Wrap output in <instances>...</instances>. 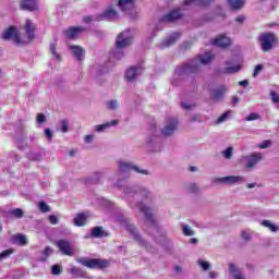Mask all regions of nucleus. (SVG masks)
<instances>
[{
    "label": "nucleus",
    "instance_id": "obj_1",
    "mask_svg": "<svg viewBox=\"0 0 279 279\" xmlns=\"http://www.w3.org/2000/svg\"><path fill=\"white\" fill-rule=\"evenodd\" d=\"M258 44H260L262 52H271V50L278 44V37L274 33H262L258 36Z\"/></svg>",
    "mask_w": 279,
    "mask_h": 279
},
{
    "label": "nucleus",
    "instance_id": "obj_2",
    "mask_svg": "<svg viewBox=\"0 0 279 279\" xmlns=\"http://www.w3.org/2000/svg\"><path fill=\"white\" fill-rule=\"evenodd\" d=\"M1 39L4 41L12 40L15 46H26L27 41L21 37V34L16 26H9L7 29H4L3 33H1Z\"/></svg>",
    "mask_w": 279,
    "mask_h": 279
},
{
    "label": "nucleus",
    "instance_id": "obj_3",
    "mask_svg": "<svg viewBox=\"0 0 279 279\" xmlns=\"http://www.w3.org/2000/svg\"><path fill=\"white\" fill-rule=\"evenodd\" d=\"M77 263L85 266L86 268L99 269V270L108 268L109 266L108 259H99V258H90V259L78 258Z\"/></svg>",
    "mask_w": 279,
    "mask_h": 279
},
{
    "label": "nucleus",
    "instance_id": "obj_4",
    "mask_svg": "<svg viewBox=\"0 0 279 279\" xmlns=\"http://www.w3.org/2000/svg\"><path fill=\"white\" fill-rule=\"evenodd\" d=\"M22 31H24L27 40L31 43L36 38V32H38V26L33 23L31 19L25 20V23L22 25Z\"/></svg>",
    "mask_w": 279,
    "mask_h": 279
},
{
    "label": "nucleus",
    "instance_id": "obj_5",
    "mask_svg": "<svg viewBox=\"0 0 279 279\" xmlns=\"http://www.w3.org/2000/svg\"><path fill=\"white\" fill-rule=\"evenodd\" d=\"M54 245L58 247L62 255L73 256V247L71 245V242L64 239H60L57 242H54Z\"/></svg>",
    "mask_w": 279,
    "mask_h": 279
},
{
    "label": "nucleus",
    "instance_id": "obj_6",
    "mask_svg": "<svg viewBox=\"0 0 279 279\" xmlns=\"http://www.w3.org/2000/svg\"><path fill=\"white\" fill-rule=\"evenodd\" d=\"M183 14L180 9H174L168 12V14L160 17V22L162 23H173L180 19H182Z\"/></svg>",
    "mask_w": 279,
    "mask_h": 279
},
{
    "label": "nucleus",
    "instance_id": "obj_7",
    "mask_svg": "<svg viewBox=\"0 0 279 279\" xmlns=\"http://www.w3.org/2000/svg\"><path fill=\"white\" fill-rule=\"evenodd\" d=\"M105 20H107L109 22L117 21L118 20V12L114 11L113 9H109V10L102 12V14H98L95 17L96 22H101V21H105Z\"/></svg>",
    "mask_w": 279,
    "mask_h": 279
},
{
    "label": "nucleus",
    "instance_id": "obj_8",
    "mask_svg": "<svg viewBox=\"0 0 279 279\" xmlns=\"http://www.w3.org/2000/svg\"><path fill=\"white\" fill-rule=\"evenodd\" d=\"M118 167L122 172H129L130 170H134L135 172L147 175V170H141L137 166H133L130 162L119 161Z\"/></svg>",
    "mask_w": 279,
    "mask_h": 279
},
{
    "label": "nucleus",
    "instance_id": "obj_9",
    "mask_svg": "<svg viewBox=\"0 0 279 279\" xmlns=\"http://www.w3.org/2000/svg\"><path fill=\"white\" fill-rule=\"evenodd\" d=\"M84 32H85V28L82 26H76V27L72 26L64 31V35L66 38L74 40L77 38V36H80L81 33H84Z\"/></svg>",
    "mask_w": 279,
    "mask_h": 279
},
{
    "label": "nucleus",
    "instance_id": "obj_10",
    "mask_svg": "<svg viewBox=\"0 0 279 279\" xmlns=\"http://www.w3.org/2000/svg\"><path fill=\"white\" fill-rule=\"evenodd\" d=\"M177 129H178V119L172 118V119H170L168 124L165 125L161 133L163 136H171V135H173V133Z\"/></svg>",
    "mask_w": 279,
    "mask_h": 279
},
{
    "label": "nucleus",
    "instance_id": "obj_11",
    "mask_svg": "<svg viewBox=\"0 0 279 279\" xmlns=\"http://www.w3.org/2000/svg\"><path fill=\"white\" fill-rule=\"evenodd\" d=\"M132 43L133 39L131 37H124V33H120L116 39V48L123 49L125 47H130Z\"/></svg>",
    "mask_w": 279,
    "mask_h": 279
},
{
    "label": "nucleus",
    "instance_id": "obj_12",
    "mask_svg": "<svg viewBox=\"0 0 279 279\" xmlns=\"http://www.w3.org/2000/svg\"><path fill=\"white\" fill-rule=\"evenodd\" d=\"M20 8L22 11H37L38 2H36V0H21Z\"/></svg>",
    "mask_w": 279,
    "mask_h": 279
},
{
    "label": "nucleus",
    "instance_id": "obj_13",
    "mask_svg": "<svg viewBox=\"0 0 279 279\" xmlns=\"http://www.w3.org/2000/svg\"><path fill=\"white\" fill-rule=\"evenodd\" d=\"M213 45L219 48H228L231 46V39L226 35H218L217 38H214Z\"/></svg>",
    "mask_w": 279,
    "mask_h": 279
},
{
    "label": "nucleus",
    "instance_id": "obj_14",
    "mask_svg": "<svg viewBox=\"0 0 279 279\" xmlns=\"http://www.w3.org/2000/svg\"><path fill=\"white\" fill-rule=\"evenodd\" d=\"M262 159L260 154H254V155H248L245 157L246 160V168L252 169L255 167Z\"/></svg>",
    "mask_w": 279,
    "mask_h": 279
},
{
    "label": "nucleus",
    "instance_id": "obj_15",
    "mask_svg": "<svg viewBox=\"0 0 279 279\" xmlns=\"http://www.w3.org/2000/svg\"><path fill=\"white\" fill-rule=\"evenodd\" d=\"M179 38H180V33L172 34L170 38H167L162 43H160V49H166L173 46Z\"/></svg>",
    "mask_w": 279,
    "mask_h": 279
},
{
    "label": "nucleus",
    "instance_id": "obj_16",
    "mask_svg": "<svg viewBox=\"0 0 279 279\" xmlns=\"http://www.w3.org/2000/svg\"><path fill=\"white\" fill-rule=\"evenodd\" d=\"M137 207L140 211L144 214L148 222L155 223L154 215H151L149 207L145 206L143 203H138Z\"/></svg>",
    "mask_w": 279,
    "mask_h": 279
},
{
    "label": "nucleus",
    "instance_id": "obj_17",
    "mask_svg": "<svg viewBox=\"0 0 279 279\" xmlns=\"http://www.w3.org/2000/svg\"><path fill=\"white\" fill-rule=\"evenodd\" d=\"M118 7L121 11L126 13L128 11L134 9V0H119Z\"/></svg>",
    "mask_w": 279,
    "mask_h": 279
},
{
    "label": "nucleus",
    "instance_id": "obj_18",
    "mask_svg": "<svg viewBox=\"0 0 279 279\" xmlns=\"http://www.w3.org/2000/svg\"><path fill=\"white\" fill-rule=\"evenodd\" d=\"M126 231L130 232L132 236H134L135 241H137L142 245L144 244L142 235L137 233L136 226H134V225H126Z\"/></svg>",
    "mask_w": 279,
    "mask_h": 279
},
{
    "label": "nucleus",
    "instance_id": "obj_19",
    "mask_svg": "<svg viewBox=\"0 0 279 279\" xmlns=\"http://www.w3.org/2000/svg\"><path fill=\"white\" fill-rule=\"evenodd\" d=\"M218 182L223 183V184H235L243 182L244 179L242 177H225L217 179Z\"/></svg>",
    "mask_w": 279,
    "mask_h": 279
},
{
    "label": "nucleus",
    "instance_id": "obj_20",
    "mask_svg": "<svg viewBox=\"0 0 279 279\" xmlns=\"http://www.w3.org/2000/svg\"><path fill=\"white\" fill-rule=\"evenodd\" d=\"M69 49L73 52V56L77 59V61L81 62L85 53L84 48L81 46H70Z\"/></svg>",
    "mask_w": 279,
    "mask_h": 279
},
{
    "label": "nucleus",
    "instance_id": "obj_21",
    "mask_svg": "<svg viewBox=\"0 0 279 279\" xmlns=\"http://www.w3.org/2000/svg\"><path fill=\"white\" fill-rule=\"evenodd\" d=\"M183 73H196L198 72V63L191 61L189 63H185L182 69Z\"/></svg>",
    "mask_w": 279,
    "mask_h": 279
},
{
    "label": "nucleus",
    "instance_id": "obj_22",
    "mask_svg": "<svg viewBox=\"0 0 279 279\" xmlns=\"http://www.w3.org/2000/svg\"><path fill=\"white\" fill-rule=\"evenodd\" d=\"M90 236L94 239H101L106 236L104 227H94L93 230H90Z\"/></svg>",
    "mask_w": 279,
    "mask_h": 279
},
{
    "label": "nucleus",
    "instance_id": "obj_23",
    "mask_svg": "<svg viewBox=\"0 0 279 279\" xmlns=\"http://www.w3.org/2000/svg\"><path fill=\"white\" fill-rule=\"evenodd\" d=\"M70 275H73L74 278L84 279L86 272L82 268H77L76 266L70 268Z\"/></svg>",
    "mask_w": 279,
    "mask_h": 279
},
{
    "label": "nucleus",
    "instance_id": "obj_24",
    "mask_svg": "<svg viewBox=\"0 0 279 279\" xmlns=\"http://www.w3.org/2000/svg\"><path fill=\"white\" fill-rule=\"evenodd\" d=\"M228 92L227 86H220L217 89H214V95H213V99L214 100H220L222 99L225 93Z\"/></svg>",
    "mask_w": 279,
    "mask_h": 279
},
{
    "label": "nucleus",
    "instance_id": "obj_25",
    "mask_svg": "<svg viewBox=\"0 0 279 279\" xmlns=\"http://www.w3.org/2000/svg\"><path fill=\"white\" fill-rule=\"evenodd\" d=\"M211 3V0H184V5L196 4L199 7H207Z\"/></svg>",
    "mask_w": 279,
    "mask_h": 279
},
{
    "label": "nucleus",
    "instance_id": "obj_26",
    "mask_svg": "<svg viewBox=\"0 0 279 279\" xmlns=\"http://www.w3.org/2000/svg\"><path fill=\"white\" fill-rule=\"evenodd\" d=\"M74 226L84 227L86 223V215L84 213H78L76 218H74Z\"/></svg>",
    "mask_w": 279,
    "mask_h": 279
},
{
    "label": "nucleus",
    "instance_id": "obj_27",
    "mask_svg": "<svg viewBox=\"0 0 279 279\" xmlns=\"http://www.w3.org/2000/svg\"><path fill=\"white\" fill-rule=\"evenodd\" d=\"M137 76V69L132 66L130 69H128L126 73H125V80L126 82H133V80H135Z\"/></svg>",
    "mask_w": 279,
    "mask_h": 279
},
{
    "label": "nucleus",
    "instance_id": "obj_28",
    "mask_svg": "<svg viewBox=\"0 0 279 279\" xmlns=\"http://www.w3.org/2000/svg\"><path fill=\"white\" fill-rule=\"evenodd\" d=\"M213 59H215V54L210 51L205 52L204 56H199L201 64H209Z\"/></svg>",
    "mask_w": 279,
    "mask_h": 279
},
{
    "label": "nucleus",
    "instance_id": "obj_29",
    "mask_svg": "<svg viewBox=\"0 0 279 279\" xmlns=\"http://www.w3.org/2000/svg\"><path fill=\"white\" fill-rule=\"evenodd\" d=\"M227 1L233 11H239L244 5L243 0H227Z\"/></svg>",
    "mask_w": 279,
    "mask_h": 279
},
{
    "label": "nucleus",
    "instance_id": "obj_30",
    "mask_svg": "<svg viewBox=\"0 0 279 279\" xmlns=\"http://www.w3.org/2000/svg\"><path fill=\"white\" fill-rule=\"evenodd\" d=\"M53 253V250L50 246H46L44 251H41L43 257L39 258L40 263H45L48 260L49 256Z\"/></svg>",
    "mask_w": 279,
    "mask_h": 279
},
{
    "label": "nucleus",
    "instance_id": "obj_31",
    "mask_svg": "<svg viewBox=\"0 0 279 279\" xmlns=\"http://www.w3.org/2000/svg\"><path fill=\"white\" fill-rule=\"evenodd\" d=\"M229 271L230 274L233 275L234 279H244L243 275H241L240 272H236V267L233 263L229 264Z\"/></svg>",
    "mask_w": 279,
    "mask_h": 279
},
{
    "label": "nucleus",
    "instance_id": "obj_32",
    "mask_svg": "<svg viewBox=\"0 0 279 279\" xmlns=\"http://www.w3.org/2000/svg\"><path fill=\"white\" fill-rule=\"evenodd\" d=\"M49 49H50V53L53 56L54 60L61 61V56L56 50V44H50Z\"/></svg>",
    "mask_w": 279,
    "mask_h": 279
},
{
    "label": "nucleus",
    "instance_id": "obj_33",
    "mask_svg": "<svg viewBox=\"0 0 279 279\" xmlns=\"http://www.w3.org/2000/svg\"><path fill=\"white\" fill-rule=\"evenodd\" d=\"M262 226L268 228L271 232L278 231V227L274 226L269 220H263Z\"/></svg>",
    "mask_w": 279,
    "mask_h": 279
},
{
    "label": "nucleus",
    "instance_id": "obj_34",
    "mask_svg": "<svg viewBox=\"0 0 279 279\" xmlns=\"http://www.w3.org/2000/svg\"><path fill=\"white\" fill-rule=\"evenodd\" d=\"M262 226L268 228L271 232L278 231V227L274 226L269 220H263Z\"/></svg>",
    "mask_w": 279,
    "mask_h": 279
},
{
    "label": "nucleus",
    "instance_id": "obj_35",
    "mask_svg": "<svg viewBox=\"0 0 279 279\" xmlns=\"http://www.w3.org/2000/svg\"><path fill=\"white\" fill-rule=\"evenodd\" d=\"M13 254H14V250L8 248L7 251H3L0 253V260L7 259L8 257H10Z\"/></svg>",
    "mask_w": 279,
    "mask_h": 279
},
{
    "label": "nucleus",
    "instance_id": "obj_36",
    "mask_svg": "<svg viewBox=\"0 0 279 279\" xmlns=\"http://www.w3.org/2000/svg\"><path fill=\"white\" fill-rule=\"evenodd\" d=\"M50 272L53 275V276H59L61 275V272H63V268H61V266L59 265H53L50 269Z\"/></svg>",
    "mask_w": 279,
    "mask_h": 279
},
{
    "label": "nucleus",
    "instance_id": "obj_37",
    "mask_svg": "<svg viewBox=\"0 0 279 279\" xmlns=\"http://www.w3.org/2000/svg\"><path fill=\"white\" fill-rule=\"evenodd\" d=\"M39 210L44 214L51 211V208L47 205L46 202H39Z\"/></svg>",
    "mask_w": 279,
    "mask_h": 279
},
{
    "label": "nucleus",
    "instance_id": "obj_38",
    "mask_svg": "<svg viewBox=\"0 0 279 279\" xmlns=\"http://www.w3.org/2000/svg\"><path fill=\"white\" fill-rule=\"evenodd\" d=\"M15 241L17 243H20L21 245H26L27 244V238H26V235H23V234L15 235Z\"/></svg>",
    "mask_w": 279,
    "mask_h": 279
},
{
    "label": "nucleus",
    "instance_id": "obj_39",
    "mask_svg": "<svg viewBox=\"0 0 279 279\" xmlns=\"http://www.w3.org/2000/svg\"><path fill=\"white\" fill-rule=\"evenodd\" d=\"M11 215L13 217H15L16 219H21L24 216V211H23V209L17 208V209L12 210Z\"/></svg>",
    "mask_w": 279,
    "mask_h": 279
},
{
    "label": "nucleus",
    "instance_id": "obj_40",
    "mask_svg": "<svg viewBox=\"0 0 279 279\" xmlns=\"http://www.w3.org/2000/svg\"><path fill=\"white\" fill-rule=\"evenodd\" d=\"M183 234L185 236H192L194 235V230H192L190 226L183 225Z\"/></svg>",
    "mask_w": 279,
    "mask_h": 279
},
{
    "label": "nucleus",
    "instance_id": "obj_41",
    "mask_svg": "<svg viewBox=\"0 0 279 279\" xmlns=\"http://www.w3.org/2000/svg\"><path fill=\"white\" fill-rule=\"evenodd\" d=\"M197 265H199L204 271H207L210 268V263L203 259L197 260Z\"/></svg>",
    "mask_w": 279,
    "mask_h": 279
},
{
    "label": "nucleus",
    "instance_id": "obj_42",
    "mask_svg": "<svg viewBox=\"0 0 279 279\" xmlns=\"http://www.w3.org/2000/svg\"><path fill=\"white\" fill-rule=\"evenodd\" d=\"M232 151H234V148L232 146H229L228 148H226V150L223 151V157L226 159H231L232 157Z\"/></svg>",
    "mask_w": 279,
    "mask_h": 279
},
{
    "label": "nucleus",
    "instance_id": "obj_43",
    "mask_svg": "<svg viewBox=\"0 0 279 279\" xmlns=\"http://www.w3.org/2000/svg\"><path fill=\"white\" fill-rule=\"evenodd\" d=\"M240 71V65H235L232 68H226L225 73L231 74V73H238Z\"/></svg>",
    "mask_w": 279,
    "mask_h": 279
},
{
    "label": "nucleus",
    "instance_id": "obj_44",
    "mask_svg": "<svg viewBox=\"0 0 279 279\" xmlns=\"http://www.w3.org/2000/svg\"><path fill=\"white\" fill-rule=\"evenodd\" d=\"M119 107L118 105V101L117 100H110L108 104H107V108L109 110H117V108Z\"/></svg>",
    "mask_w": 279,
    "mask_h": 279
},
{
    "label": "nucleus",
    "instance_id": "obj_45",
    "mask_svg": "<svg viewBox=\"0 0 279 279\" xmlns=\"http://www.w3.org/2000/svg\"><path fill=\"white\" fill-rule=\"evenodd\" d=\"M49 223L52 226H56L57 223H59V218L56 215H50L48 217Z\"/></svg>",
    "mask_w": 279,
    "mask_h": 279
},
{
    "label": "nucleus",
    "instance_id": "obj_46",
    "mask_svg": "<svg viewBox=\"0 0 279 279\" xmlns=\"http://www.w3.org/2000/svg\"><path fill=\"white\" fill-rule=\"evenodd\" d=\"M229 111H226L223 114H221L220 117H218L217 119V123H222L223 121H227L228 117H229Z\"/></svg>",
    "mask_w": 279,
    "mask_h": 279
},
{
    "label": "nucleus",
    "instance_id": "obj_47",
    "mask_svg": "<svg viewBox=\"0 0 279 279\" xmlns=\"http://www.w3.org/2000/svg\"><path fill=\"white\" fill-rule=\"evenodd\" d=\"M259 119V114L257 113H250L248 116H246V121H256Z\"/></svg>",
    "mask_w": 279,
    "mask_h": 279
},
{
    "label": "nucleus",
    "instance_id": "obj_48",
    "mask_svg": "<svg viewBox=\"0 0 279 279\" xmlns=\"http://www.w3.org/2000/svg\"><path fill=\"white\" fill-rule=\"evenodd\" d=\"M109 128V124H97L95 125V131L101 132Z\"/></svg>",
    "mask_w": 279,
    "mask_h": 279
},
{
    "label": "nucleus",
    "instance_id": "obj_49",
    "mask_svg": "<svg viewBox=\"0 0 279 279\" xmlns=\"http://www.w3.org/2000/svg\"><path fill=\"white\" fill-rule=\"evenodd\" d=\"M68 126H69L68 120H62L61 121V131H62V133L68 132Z\"/></svg>",
    "mask_w": 279,
    "mask_h": 279
},
{
    "label": "nucleus",
    "instance_id": "obj_50",
    "mask_svg": "<svg viewBox=\"0 0 279 279\" xmlns=\"http://www.w3.org/2000/svg\"><path fill=\"white\" fill-rule=\"evenodd\" d=\"M263 69H264L263 65L260 64L256 65V68H254L253 77H256L262 72Z\"/></svg>",
    "mask_w": 279,
    "mask_h": 279
},
{
    "label": "nucleus",
    "instance_id": "obj_51",
    "mask_svg": "<svg viewBox=\"0 0 279 279\" xmlns=\"http://www.w3.org/2000/svg\"><path fill=\"white\" fill-rule=\"evenodd\" d=\"M274 104H279V95L276 92L270 93Z\"/></svg>",
    "mask_w": 279,
    "mask_h": 279
},
{
    "label": "nucleus",
    "instance_id": "obj_52",
    "mask_svg": "<svg viewBox=\"0 0 279 279\" xmlns=\"http://www.w3.org/2000/svg\"><path fill=\"white\" fill-rule=\"evenodd\" d=\"M45 121H46V119H45L44 113H38V114H37V123L44 124Z\"/></svg>",
    "mask_w": 279,
    "mask_h": 279
},
{
    "label": "nucleus",
    "instance_id": "obj_53",
    "mask_svg": "<svg viewBox=\"0 0 279 279\" xmlns=\"http://www.w3.org/2000/svg\"><path fill=\"white\" fill-rule=\"evenodd\" d=\"M189 192H191V193L198 192V186H196L195 183H192L191 185H189Z\"/></svg>",
    "mask_w": 279,
    "mask_h": 279
},
{
    "label": "nucleus",
    "instance_id": "obj_54",
    "mask_svg": "<svg viewBox=\"0 0 279 279\" xmlns=\"http://www.w3.org/2000/svg\"><path fill=\"white\" fill-rule=\"evenodd\" d=\"M271 145V142L265 141L263 144L258 145V148L265 149L268 148Z\"/></svg>",
    "mask_w": 279,
    "mask_h": 279
},
{
    "label": "nucleus",
    "instance_id": "obj_55",
    "mask_svg": "<svg viewBox=\"0 0 279 279\" xmlns=\"http://www.w3.org/2000/svg\"><path fill=\"white\" fill-rule=\"evenodd\" d=\"M46 137L51 142L52 141V132L49 129H45Z\"/></svg>",
    "mask_w": 279,
    "mask_h": 279
},
{
    "label": "nucleus",
    "instance_id": "obj_56",
    "mask_svg": "<svg viewBox=\"0 0 279 279\" xmlns=\"http://www.w3.org/2000/svg\"><path fill=\"white\" fill-rule=\"evenodd\" d=\"M193 107H195V105H187V104L181 102V108H183L184 110H192Z\"/></svg>",
    "mask_w": 279,
    "mask_h": 279
},
{
    "label": "nucleus",
    "instance_id": "obj_57",
    "mask_svg": "<svg viewBox=\"0 0 279 279\" xmlns=\"http://www.w3.org/2000/svg\"><path fill=\"white\" fill-rule=\"evenodd\" d=\"M92 22H93V17L92 16L87 15V16L83 17V23L90 24Z\"/></svg>",
    "mask_w": 279,
    "mask_h": 279
},
{
    "label": "nucleus",
    "instance_id": "obj_58",
    "mask_svg": "<svg viewBox=\"0 0 279 279\" xmlns=\"http://www.w3.org/2000/svg\"><path fill=\"white\" fill-rule=\"evenodd\" d=\"M93 140H94V135L93 134H89V135L85 136V143H87V144L92 143Z\"/></svg>",
    "mask_w": 279,
    "mask_h": 279
},
{
    "label": "nucleus",
    "instance_id": "obj_59",
    "mask_svg": "<svg viewBox=\"0 0 279 279\" xmlns=\"http://www.w3.org/2000/svg\"><path fill=\"white\" fill-rule=\"evenodd\" d=\"M235 21H236V23L243 24L245 21V17H244V15H240V16L235 17Z\"/></svg>",
    "mask_w": 279,
    "mask_h": 279
},
{
    "label": "nucleus",
    "instance_id": "obj_60",
    "mask_svg": "<svg viewBox=\"0 0 279 279\" xmlns=\"http://www.w3.org/2000/svg\"><path fill=\"white\" fill-rule=\"evenodd\" d=\"M201 120H202V118L199 116H197V114L192 116V118H191V122L192 123H194L195 121H201Z\"/></svg>",
    "mask_w": 279,
    "mask_h": 279
},
{
    "label": "nucleus",
    "instance_id": "obj_61",
    "mask_svg": "<svg viewBox=\"0 0 279 279\" xmlns=\"http://www.w3.org/2000/svg\"><path fill=\"white\" fill-rule=\"evenodd\" d=\"M241 238H242V240L248 241L250 240V234L246 233V232H242Z\"/></svg>",
    "mask_w": 279,
    "mask_h": 279
},
{
    "label": "nucleus",
    "instance_id": "obj_62",
    "mask_svg": "<svg viewBox=\"0 0 279 279\" xmlns=\"http://www.w3.org/2000/svg\"><path fill=\"white\" fill-rule=\"evenodd\" d=\"M240 86H248V81H240V83H238Z\"/></svg>",
    "mask_w": 279,
    "mask_h": 279
},
{
    "label": "nucleus",
    "instance_id": "obj_63",
    "mask_svg": "<svg viewBox=\"0 0 279 279\" xmlns=\"http://www.w3.org/2000/svg\"><path fill=\"white\" fill-rule=\"evenodd\" d=\"M239 101H240V99H239V98H236V97H233V98H232V104H233V105H238V104H239Z\"/></svg>",
    "mask_w": 279,
    "mask_h": 279
},
{
    "label": "nucleus",
    "instance_id": "obj_64",
    "mask_svg": "<svg viewBox=\"0 0 279 279\" xmlns=\"http://www.w3.org/2000/svg\"><path fill=\"white\" fill-rule=\"evenodd\" d=\"M198 169L196 168V167H190L189 168V171H191V172H196Z\"/></svg>",
    "mask_w": 279,
    "mask_h": 279
}]
</instances>
